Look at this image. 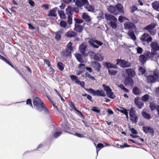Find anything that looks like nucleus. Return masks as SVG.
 <instances>
[{
  "label": "nucleus",
  "mask_w": 159,
  "mask_h": 159,
  "mask_svg": "<svg viewBox=\"0 0 159 159\" xmlns=\"http://www.w3.org/2000/svg\"><path fill=\"white\" fill-rule=\"evenodd\" d=\"M66 15L70 16H72L73 15L72 9H71V7L70 6H68L66 8Z\"/></svg>",
  "instance_id": "cd10ccee"
},
{
  "label": "nucleus",
  "mask_w": 159,
  "mask_h": 159,
  "mask_svg": "<svg viewBox=\"0 0 159 159\" xmlns=\"http://www.w3.org/2000/svg\"><path fill=\"white\" fill-rule=\"evenodd\" d=\"M127 34L130 37L131 39L133 40L136 39V37L134 34V32L131 30H129L128 31Z\"/></svg>",
  "instance_id": "b1692460"
},
{
  "label": "nucleus",
  "mask_w": 159,
  "mask_h": 159,
  "mask_svg": "<svg viewBox=\"0 0 159 159\" xmlns=\"http://www.w3.org/2000/svg\"><path fill=\"white\" fill-rule=\"evenodd\" d=\"M57 8H54L52 10H50L49 12L48 16L56 17L57 16L56 14Z\"/></svg>",
  "instance_id": "393cba45"
},
{
  "label": "nucleus",
  "mask_w": 159,
  "mask_h": 159,
  "mask_svg": "<svg viewBox=\"0 0 159 159\" xmlns=\"http://www.w3.org/2000/svg\"><path fill=\"white\" fill-rule=\"evenodd\" d=\"M112 64L109 62H105L104 64V65L105 67L110 69V68H112Z\"/></svg>",
  "instance_id": "37998d69"
},
{
  "label": "nucleus",
  "mask_w": 159,
  "mask_h": 159,
  "mask_svg": "<svg viewBox=\"0 0 159 159\" xmlns=\"http://www.w3.org/2000/svg\"><path fill=\"white\" fill-rule=\"evenodd\" d=\"M82 18L85 20L86 21H89L91 20L90 16L86 13L84 12L82 15Z\"/></svg>",
  "instance_id": "2f4dec72"
},
{
  "label": "nucleus",
  "mask_w": 159,
  "mask_h": 159,
  "mask_svg": "<svg viewBox=\"0 0 159 159\" xmlns=\"http://www.w3.org/2000/svg\"><path fill=\"white\" fill-rule=\"evenodd\" d=\"M78 84L80 85L85 90L89 92L88 89H87L84 87L85 83L83 81H80V82H79Z\"/></svg>",
  "instance_id": "de8ad7c7"
},
{
  "label": "nucleus",
  "mask_w": 159,
  "mask_h": 159,
  "mask_svg": "<svg viewBox=\"0 0 159 159\" xmlns=\"http://www.w3.org/2000/svg\"><path fill=\"white\" fill-rule=\"evenodd\" d=\"M124 26L126 29L129 30L134 28L135 27V25L130 22H125L124 24Z\"/></svg>",
  "instance_id": "f3484780"
},
{
  "label": "nucleus",
  "mask_w": 159,
  "mask_h": 159,
  "mask_svg": "<svg viewBox=\"0 0 159 159\" xmlns=\"http://www.w3.org/2000/svg\"><path fill=\"white\" fill-rule=\"evenodd\" d=\"M62 34V31L60 30L57 32H55L54 33L55 35V39L57 41L60 40L61 37V34Z\"/></svg>",
  "instance_id": "a878e982"
},
{
  "label": "nucleus",
  "mask_w": 159,
  "mask_h": 159,
  "mask_svg": "<svg viewBox=\"0 0 159 159\" xmlns=\"http://www.w3.org/2000/svg\"><path fill=\"white\" fill-rule=\"evenodd\" d=\"M91 65L92 67L97 72L100 71L102 66L99 63L96 61H92L91 62Z\"/></svg>",
  "instance_id": "6e6552de"
},
{
  "label": "nucleus",
  "mask_w": 159,
  "mask_h": 159,
  "mask_svg": "<svg viewBox=\"0 0 159 159\" xmlns=\"http://www.w3.org/2000/svg\"><path fill=\"white\" fill-rule=\"evenodd\" d=\"M58 69L61 71H62L64 68V65L61 62H58L57 63Z\"/></svg>",
  "instance_id": "ea45409f"
},
{
  "label": "nucleus",
  "mask_w": 159,
  "mask_h": 159,
  "mask_svg": "<svg viewBox=\"0 0 159 159\" xmlns=\"http://www.w3.org/2000/svg\"><path fill=\"white\" fill-rule=\"evenodd\" d=\"M139 98L136 97L134 100V102L135 104L138 107L139 109H141L144 103L143 102L139 101Z\"/></svg>",
  "instance_id": "a211bd4d"
},
{
  "label": "nucleus",
  "mask_w": 159,
  "mask_h": 159,
  "mask_svg": "<svg viewBox=\"0 0 159 159\" xmlns=\"http://www.w3.org/2000/svg\"><path fill=\"white\" fill-rule=\"evenodd\" d=\"M148 57L146 53L140 55L139 57V60L142 65L146 63Z\"/></svg>",
  "instance_id": "ddd939ff"
},
{
  "label": "nucleus",
  "mask_w": 159,
  "mask_h": 159,
  "mask_svg": "<svg viewBox=\"0 0 159 159\" xmlns=\"http://www.w3.org/2000/svg\"><path fill=\"white\" fill-rule=\"evenodd\" d=\"M88 5V6L86 7V9L89 11L93 12L94 9V6L90 5Z\"/></svg>",
  "instance_id": "49530a36"
},
{
  "label": "nucleus",
  "mask_w": 159,
  "mask_h": 159,
  "mask_svg": "<svg viewBox=\"0 0 159 159\" xmlns=\"http://www.w3.org/2000/svg\"><path fill=\"white\" fill-rule=\"evenodd\" d=\"M72 16L68 15L67 16V22L70 25L71 24L72 22Z\"/></svg>",
  "instance_id": "6e6d98bb"
},
{
  "label": "nucleus",
  "mask_w": 159,
  "mask_h": 159,
  "mask_svg": "<svg viewBox=\"0 0 159 159\" xmlns=\"http://www.w3.org/2000/svg\"><path fill=\"white\" fill-rule=\"evenodd\" d=\"M93 59L95 60L99 61H101L103 60V58L101 55L98 56L97 54L94 55Z\"/></svg>",
  "instance_id": "72a5a7b5"
},
{
  "label": "nucleus",
  "mask_w": 159,
  "mask_h": 159,
  "mask_svg": "<svg viewBox=\"0 0 159 159\" xmlns=\"http://www.w3.org/2000/svg\"><path fill=\"white\" fill-rule=\"evenodd\" d=\"M133 93L135 95L140 94L141 92L140 89L137 86H134L132 89Z\"/></svg>",
  "instance_id": "5701e85b"
},
{
  "label": "nucleus",
  "mask_w": 159,
  "mask_h": 159,
  "mask_svg": "<svg viewBox=\"0 0 159 159\" xmlns=\"http://www.w3.org/2000/svg\"><path fill=\"white\" fill-rule=\"evenodd\" d=\"M102 86L103 88L104 91L106 92V94H108L109 92L112 91L111 89L109 86L105 84H103Z\"/></svg>",
  "instance_id": "c756f323"
},
{
  "label": "nucleus",
  "mask_w": 159,
  "mask_h": 159,
  "mask_svg": "<svg viewBox=\"0 0 159 159\" xmlns=\"http://www.w3.org/2000/svg\"><path fill=\"white\" fill-rule=\"evenodd\" d=\"M75 56L78 61L82 63L84 62L83 61V57L82 55L80 53H76Z\"/></svg>",
  "instance_id": "c85d7f7f"
},
{
  "label": "nucleus",
  "mask_w": 159,
  "mask_h": 159,
  "mask_svg": "<svg viewBox=\"0 0 159 159\" xmlns=\"http://www.w3.org/2000/svg\"><path fill=\"white\" fill-rule=\"evenodd\" d=\"M98 17L99 19L101 20L104 18V13L102 12H101L98 15Z\"/></svg>",
  "instance_id": "680f3d73"
},
{
  "label": "nucleus",
  "mask_w": 159,
  "mask_h": 159,
  "mask_svg": "<svg viewBox=\"0 0 159 159\" xmlns=\"http://www.w3.org/2000/svg\"><path fill=\"white\" fill-rule=\"evenodd\" d=\"M104 145L103 144L100 143H98L96 146L97 148V156L98 155V152L100 150L101 148L104 147Z\"/></svg>",
  "instance_id": "4c0bfd02"
},
{
  "label": "nucleus",
  "mask_w": 159,
  "mask_h": 159,
  "mask_svg": "<svg viewBox=\"0 0 159 159\" xmlns=\"http://www.w3.org/2000/svg\"><path fill=\"white\" fill-rule=\"evenodd\" d=\"M72 43L71 42H69L68 45H67V49H68L69 50H70V51H72L73 50V48L72 46Z\"/></svg>",
  "instance_id": "e2e57ef3"
},
{
  "label": "nucleus",
  "mask_w": 159,
  "mask_h": 159,
  "mask_svg": "<svg viewBox=\"0 0 159 159\" xmlns=\"http://www.w3.org/2000/svg\"><path fill=\"white\" fill-rule=\"evenodd\" d=\"M88 43L90 44V46L93 48H99L97 44H95L94 42L92 41V39L89 40Z\"/></svg>",
  "instance_id": "e433bc0d"
},
{
  "label": "nucleus",
  "mask_w": 159,
  "mask_h": 159,
  "mask_svg": "<svg viewBox=\"0 0 159 159\" xmlns=\"http://www.w3.org/2000/svg\"><path fill=\"white\" fill-rule=\"evenodd\" d=\"M91 110L95 112L98 113H100V110L97 109V107H93Z\"/></svg>",
  "instance_id": "052dcab7"
},
{
  "label": "nucleus",
  "mask_w": 159,
  "mask_h": 159,
  "mask_svg": "<svg viewBox=\"0 0 159 159\" xmlns=\"http://www.w3.org/2000/svg\"><path fill=\"white\" fill-rule=\"evenodd\" d=\"M0 59L2 60L3 62H5L7 64L11 66L12 68H14L13 66L11 63V62L9 60V59L6 58L4 57L1 55L0 54Z\"/></svg>",
  "instance_id": "4be33fe9"
},
{
  "label": "nucleus",
  "mask_w": 159,
  "mask_h": 159,
  "mask_svg": "<svg viewBox=\"0 0 159 159\" xmlns=\"http://www.w3.org/2000/svg\"><path fill=\"white\" fill-rule=\"evenodd\" d=\"M75 4L78 7H80L84 6V4H83L81 0H76Z\"/></svg>",
  "instance_id": "79ce46f5"
},
{
  "label": "nucleus",
  "mask_w": 159,
  "mask_h": 159,
  "mask_svg": "<svg viewBox=\"0 0 159 159\" xmlns=\"http://www.w3.org/2000/svg\"><path fill=\"white\" fill-rule=\"evenodd\" d=\"M26 104L29 105L30 106L32 107V108H33V107L32 103L31 100L29 98L26 101Z\"/></svg>",
  "instance_id": "0e129e2a"
},
{
  "label": "nucleus",
  "mask_w": 159,
  "mask_h": 159,
  "mask_svg": "<svg viewBox=\"0 0 159 159\" xmlns=\"http://www.w3.org/2000/svg\"><path fill=\"white\" fill-rule=\"evenodd\" d=\"M145 76L147 78L146 81L149 84H152L158 81V80L152 75H145Z\"/></svg>",
  "instance_id": "39448f33"
},
{
  "label": "nucleus",
  "mask_w": 159,
  "mask_h": 159,
  "mask_svg": "<svg viewBox=\"0 0 159 159\" xmlns=\"http://www.w3.org/2000/svg\"><path fill=\"white\" fill-rule=\"evenodd\" d=\"M148 35V34L144 33L143 34L142 37L141 38V40L143 42L146 41Z\"/></svg>",
  "instance_id": "3c124183"
},
{
  "label": "nucleus",
  "mask_w": 159,
  "mask_h": 159,
  "mask_svg": "<svg viewBox=\"0 0 159 159\" xmlns=\"http://www.w3.org/2000/svg\"><path fill=\"white\" fill-rule=\"evenodd\" d=\"M107 97L112 99H114L116 98V96L114 94V93L111 91L109 92L108 94H107Z\"/></svg>",
  "instance_id": "c03bdc74"
},
{
  "label": "nucleus",
  "mask_w": 159,
  "mask_h": 159,
  "mask_svg": "<svg viewBox=\"0 0 159 159\" xmlns=\"http://www.w3.org/2000/svg\"><path fill=\"white\" fill-rule=\"evenodd\" d=\"M149 99V96L148 94H146L143 96L141 98L142 100L144 102L147 101Z\"/></svg>",
  "instance_id": "09e8293b"
},
{
  "label": "nucleus",
  "mask_w": 159,
  "mask_h": 159,
  "mask_svg": "<svg viewBox=\"0 0 159 159\" xmlns=\"http://www.w3.org/2000/svg\"><path fill=\"white\" fill-rule=\"evenodd\" d=\"M61 54L64 58L70 57L71 56V52L67 49H66L61 51Z\"/></svg>",
  "instance_id": "9b49d317"
},
{
  "label": "nucleus",
  "mask_w": 159,
  "mask_h": 159,
  "mask_svg": "<svg viewBox=\"0 0 159 159\" xmlns=\"http://www.w3.org/2000/svg\"><path fill=\"white\" fill-rule=\"evenodd\" d=\"M75 28L74 30L78 33L81 32L84 28L83 25H81L79 24H77L76 23L75 24Z\"/></svg>",
  "instance_id": "aec40b11"
},
{
  "label": "nucleus",
  "mask_w": 159,
  "mask_h": 159,
  "mask_svg": "<svg viewBox=\"0 0 159 159\" xmlns=\"http://www.w3.org/2000/svg\"><path fill=\"white\" fill-rule=\"evenodd\" d=\"M139 71L142 74H144L146 72V70L142 66L139 67Z\"/></svg>",
  "instance_id": "5fc2aeb1"
},
{
  "label": "nucleus",
  "mask_w": 159,
  "mask_h": 159,
  "mask_svg": "<svg viewBox=\"0 0 159 159\" xmlns=\"http://www.w3.org/2000/svg\"><path fill=\"white\" fill-rule=\"evenodd\" d=\"M43 61L48 67L51 66V65L50 64V61L48 59H44Z\"/></svg>",
  "instance_id": "774afa93"
},
{
  "label": "nucleus",
  "mask_w": 159,
  "mask_h": 159,
  "mask_svg": "<svg viewBox=\"0 0 159 159\" xmlns=\"http://www.w3.org/2000/svg\"><path fill=\"white\" fill-rule=\"evenodd\" d=\"M121 111L120 112L124 114L125 115L127 114L128 112V110L129 109H126L123 107H120Z\"/></svg>",
  "instance_id": "603ef678"
},
{
  "label": "nucleus",
  "mask_w": 159,
  "mask_h": 159,
  "mask_svg": "<svg viewBox=\"0 0 159 159\" xmlns=\"http://www.w3.org/2000/svg\"><path fill=\"white\" fill-rule=\"evenodd\" d=\"M62 134V132L61 131H57L54 133L53 135L54 138H57L60 135Z\"/></svg>",
  "instance_id": "864d4df0"
},
{
  "label": "nucleus",
  "mask_w": 159,
  "mask_h": 159,
  "mask_svg": "<svg viewBox=\"0 0 159 159\" xmlns=\"http://www.w3.org/2000/svg\"><path fill=\"white\" fill-rule=\"evenodd\" d=\"M87 48V45L85 44L82 43L80 46L79 49L80 52L82 55L85 57L88 55V54L85 52Z\"/></svg>",
  "instance_id": "1a4fd4ad"
},
{
  "label": "nucleus",
  "mask_w": 159,
  "mask_h": 159,
  "mask_svg": "<svg viewBox=\"0 0 159 159\" xmlns=\"http://www.w3.org/2000/svg\"><path fill=\"white\" fill-rule=\"evenodd\" d=\"M136 111L134 107H132L130 108L129 111V115L130 117H133L134 115H136Z\"/></svg>",
  "instance_id": "473e14b6"
},
{
  "label": "nucleus",
  "mask_w": 159,
  "mask_h": 159,
  "mask_svg": "<svg viewBox=\"0 0 159 159\" xmlns=\"http://www.w3.org/2000/svg\"><path fill=\"white\" fill-rule=\"evenodd\" d=\"M126 73L128 77L133 78L135 76L136 72L132 68H128L126 70Z\"/></svg>",
  "instance_id": "f8f14e48"
},
{
  "label": "nucleus",
  "mask_w": 159,
  "mask_h": 159,
  "mask_svg": "<svg viewBox=\"0 0 159 159\" xmlns=\"http://www.w3.org/2000/svg\"><path fill=\"white\" fill-rule=\"evenodd\" d=\"M92 41L94 42V43H95L99 47V46H102L103 44L102 42L99 40L92 39Z\"/></svg>",
  "instance_id": "8fccbe9b"
},
{
  "label": "nucleus",
  "mask_w": 159,
  "mask_h": 159,
  "mask_svg": "<svg viewBox=\"0 0 159 159\" xmlns=\"http://www.w3.org/2000/svg\"><path fill=\"white\" fill-rule=\"evenodd\" d=\"M116 21H111L109 23V25L112 28L116 29L117 27Z\"/></svg>",
  "instance_id": "58836bf2"
},
{
  "label": "nucleus",
  "mask_w": 159,
  "mask_h": 159,
  "mask_svg": "<svg viewBox=\"0 0 159 159\" xmlns=\"http://www.w3.org/2000/svg\"><path fill=\"white\" fill-rule=\"evenodd\" d=\"M74 20L75 21V23L77 24H79L82 23L83 22V20L82 19H79L78 18H75Z\"/></svg>",
  "instance_id": "13d9d810"
},
{
  "label": "nucleus",
  "mask_w": 159,
  "mask_h": 159,
  "mask_svg": "<svg viewBox=\"0 0 159 159\" xmlns=\"http://www.w3.org/2000/svg\"><path fill=\"white\" fill-rule=\"evenodd\" d=\"M130 130L131 133L134 134H137L138 133L137 131L134 128H130Z\"/></svg>",
  "instance_id": "338daca9"
},
{
  "label": "nucleus",
  "mask_w": 159,
  "mask_h": 159,
  "mask_svg": "<svg viewBox=\"0 0 159 159\" xmlns=\"http://www.w3.org/2000/svg\"><path fill=\"white\" fill-rule=\"evenodd\" d=\"M156 26V24L154 23H152L149 25L145 26L144 29L147 30L149 33L152 35H154L156 33V30L154 29Z\"/></svg>",
  "instance_id": "20e7f679"
},
{
  "label": "nucleus",
  "mask_w": 159,
  "mask_h": 159,
  "mask_svg": "<svg viewBox=\"0 0 159 159\" xmlns=\"http://www.w3.org/2000/svg\"><path fill=\"white\" fill-rule=\"evenodd\" d=\"M116 65H119L120 67L122 68L129 67L131 66V63L124 59H117L116 60Z\"/></svg>",
  "instance_id": "7ed1b4c3"
},
{
  "label": "nucleus",
  "mask_w": 159,
  "mask_h": 159,
  "mask_svg": "<svg viewBox=\"0 0 159 159\" xmlns=\"http://www.w3.org/2000/svg\"><path fill=\"white\" fill-rule=\"evenodd\" d=\"M88 90L89 92L90 93H92L93 96L103 97H105L106 96L105 91L102 89H97L96 90H95L92 88H89Z\"/></svg>",
  "instance_id": "f03ea898"
},
{
  "label": "nucleus",
  "mask_w": 159,
  "mask_h": 159,
  "mask_svg": "<svg viewBox=\"0 0 159 159\" xmlns=\"http://www.w3.org/2000/svg\"><path fill=\"white\" fill-rule=\"evenodd\" d=\"M149 107L152 111L154 110L157 107L156 103L153 102H151L149 103Z\"/></svg>",
  "instance_id": "f704fd0d"
},
{
  "label": "nucleus",
  "mask_w": 159,
  "mask_h": 159,
  "mask_svg": "<svg viewBox=\"0 0 159 159\" xmlns=\"http://www.w3.org/2000/svg\"><path fill=\"white\" fill-rule=\"evenodd\" d=\"M60 25L61 27L65 28L67 26V23L64 21L61 20L60 23Z\"/></svg>",
  "instance_id": "4d7b16f0"
},
{
  "label": "nucleus",
  "mask_w": 159,
  "mask_h": 159,
  "mask_svg": "<svg viewBox=\"0 0 159 159\" xmlns=\"http://www.w3.org/2000/svg\"><path fill=\"white\" fill-rule=\"evenodd\" d=\"M141 114L142 116L146 119L149 120L151 118L150 115L146 111H143Z\"/></svg>",
  "instance_id": "7c9ffc66"
},
{
  "label": "nucleus",
  "mask_w": 159,
  "mask_h": 159,
  "mask_svg": "<svg viewBox=\"0 0 159 159\" xmlns=\"http://www.w3.org/2000/svg\"><path fill=\"white\" fill-rule=\"evenodd\" d=\"M143 130L145 134L149 133L151 136H154V130L150 126H144L143 127Z\"/></svg>",
  "instance_id": "423d86ee"
},
{
  "label": "nucleus",
  "mask_w": 159,
  "mask_h": 159,
  "mask_svg": "<svg viewBox=\"0 0 159 159\" xmlns=\"http://www.w3.org/2000/svg\"><path fill=\"white\" fill-rule=\"evenodd\" d=\"M124 83L125 86H129V85L132 86L134 84L133 80L131 77H129L126 78L124 81Z\"/></svg>",
  "instance_id": "9d476101"
},
{
  "label": "nucleus",
  "mask_w": 159,
  "mask_h": 159,
  "mask_svg": "<svg viewBox=\"0 0 159 159\" xmlns=\"http://www.w3.org/2000/svg\"><path fill=\"white\" fill-rule=\"evenodd\" d=\"M118 20L120 22L122 23L123 22L124 20H127V19L126 17L122 16H119Z\"/></svg>",
  "instance_id": "bf43d9fd"
},
{
  "label": "nucleus",
  "mask_w": 159,
  "mask_h": 159,
  "mask_svg": "<svg viewBox=\"0 0 159 159\" xmlns=\"http://www.w3.org/2000/svg\"><path fill=\"white\" fill-rule=\"evenodd\" d=\"M33 104L35 109L38 111L41 112L44 111L45 114H49V110L46 107L42 100L39 98L36 97L33 100Z\"/></svg>",
  "instance_id": "f257e3e1"
},
{
  "label": "nucleus",
  "mask_w": 159,
  "mask_h": 159,
  "mask_svg": "<svg viewBox=\"0 0 159 159\" xmlns=\"http://www.w3.org/2000/svg\"><path fill=\"white\" fill-rule=\"evenodd\" d=\"M147 57L150 58L152 60H155L154 59L155 55L157 54V53L156 52H148L146 53Z\"/></svg>",
  "instance_id": "412c9836"
},
{
  "label": "nucleus",
  "mask_w": 159,
  "mask_h": 159,
  "mask_svg": "<svg viewBox=\"0 0 159 159\" xmlns=\"http://www.w3.org/2000/svg\"><path fill=\"white\" fill-rule=\"evenodd\" d=\"M133 117H130V120L132 123H136L138 120V117L136 115H134Z\"/></svg>",
  "instance_id": "a18cd8bd"
},
{
  "label": "nucleus",
  "mask_w": 159,
  "mask_h": 159,
  "mask_svg": "<svg viewBox=\"0 0 159 159\" xmlns=\"http://www.w3.org/2000/svg\"><path fill=\"white\" fill-rule=\"evenodd\" d=\"M106 19L108 20H113L115 21H117V19L115 16L110 14L106 13L105 15Z\"/></svg>",
  "instance_id": "2eb2a0df"
},
{
  "label": "nucleus",
  "mask_w": 159,
  "mask_h": 159,
  "mask_svg": "<svg viewBox=\"0 0 159 159\" xmlns=\"http://www.w3.org/2000/svg\"><path fill=\"white\" fill-rule=\"evenodd\" d=\"M153 9L159 11V1L154 2L152 4Z\"/></svg>",
  "instance_id": "bb28decb"
},
{
  "label": "nucleus",
  "mask_w": 159,
  "mask_h": 159,
  "mask_svg": "<svg viewBox=\"0 0 159 159\" xmlns=\"http://www.w3.org/2000/svg\"><path fill=\"white\" fill-rule=\"evenodd\" d=\"M77 36L76 33L73 31H68L65 34V36L69 38L76 37Z\"/></svg>",
  "instance_id": "6ab92c4d"
},
{
  "label": "nucleus",
  "mask_w": 159,
  "mask_h": 159,
  "mask_svg": "<svg viewBox=\"0 0 159 159\" xmlns=\"http://www.w3.org/2000/svg\"><path fill=\"white\" fill-rule=\"evenodd\" d=\"M154 77L159 80V73L158 70L155 69L153 72V75H152Z\"/></svg>",
  "instance_id": "a19ab883"
},
{
  "label": "nucleus",
  "mask_w": 159,
  "mask_h": 159,
  "mask_svg": "<svg viewBox=\"0 0 159 159\" xmlns=\"http://www.w3.org/2000/svg\"><path fill=\"white\" fill-rule=\"evenodd\" d=\"M107 10L110 13L113 14L115 15H116V13L117 11L116 9L115 6H113L111 5L109 6H107Z\"/></svg>",
  "instance_id": "dca6fc26"
},
{
  "label": "nucleus",
  "mask_w": 159,
  "mask_h": 159,
  "mask_svg": "<svg viewBox=\"0 0 159 159\" xmlns=\"http://www.w3.org/2000/svg\"><path fill=\"white\" fill-rule=\"evenodd\" d=\"M136 50L137 51V53L139 54H140L142 53L143 49L142 48L139 47H138L136 48Z\"/></svg>",
  "instance_id": "69168bd1"
},
{
  "label": "nucleus",
  "mask_w": 159,
  "mask_h": 159,
  "mask_svg": "<svg viewBox=\"0 0 159 159\" xmlns=\"http://www.w3.org/2000/svg\"><path fill=\"white\" fill-rule=\"evenodd\" d=\"M115 7L117 11L116 15L124 14V10L123 9V7L121 4H117L115 6Z\"/></svg>",
  "instance_id": "0eeeda50"
},
{
  "label": "nucleus",
  "mask_w": 159,
  "mask_h": 159,
  "mask_svg": "<svg viewBox=\"0 0 159 159\" xmlns=\"http://www.w3.org/2000/svg\"><path fill=\"white\" fill-rule=\"evenodd\" d=\"M150 46L153 52H156L158 50L159 51V46L157 42H152L150 44Z\"/></svg>",
  "instance_id": "4468645a"
},
{
  "label": "nucleus",
  "mask_w": 159,
  "mask_h": 159,
  "mask_svg": "<svg viewBox=\"0 0 159 159\" xmlns=\"http://www.w3.org/2000/svg\"><path fill=\"white\" fill-rule=\"evenodd\" d=\"M108 74L110 75H115L117 73L118 71L116 70H114L111 69H108Z\"/></svg>",
  "instance_id": "c9c22d12"
}]
</instances>
